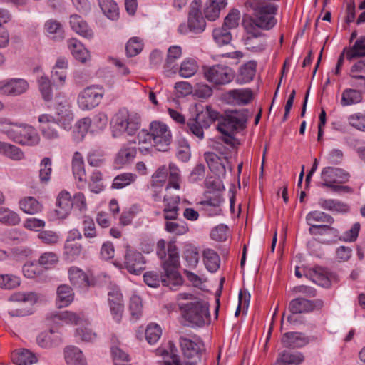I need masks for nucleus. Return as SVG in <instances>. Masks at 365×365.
<instances>
[{"mask_svg":"<svg viewBox=\"0 0 365 365\" xmlns=\"http://www.w3.org/2000/svg\"><path fill=\"white\" fill-rule=\"evenodd\" d=\"M349 173L339 168L326 167L321 173L323 187L332 183H344L349 180Z\"/></svg>","mask_w":365,"mask_h":365,"instance_id":"12","label":"nucleus"},{"mask_svg":"<svg viewBox=\"0 0 365 365\" xmlns=\"http://www.w3.org/2000/svg\"><path fill=\"white\" fill-rule=\"evenodd\" d=\"M112 354L115 365H130L125 362L129 361L128 354L123 351L121 349L115 346L112 348Z\"/></svg>","mask_w":365,"mask_h":365,"instance_id":"63","label":"nucleus"},{"mask_svg":"<svg viewBox=\"0 0 365 365\" xmlns=\"http://www.w3.org/2000/svg\"><path fill=\"white\" fill-rule=\"evenodd\" d=\"M202 71L205 79L215 86H225L231 83L235 76V71L223 64L205 66Z\"/></svg>","mask_w":365,"mask_h":365,"instance_id":"6","label":"nucleus"},{"mask_svg":"<svg viewBox=\"0 0 365 365\" xmlns=\"http://www.w3.org/2000/svg\"><path fill=\"white\" fill-rule=\"evenodd\" d=\"M281 342L284 347L296 349L300 348L309 343L307 337L302 332H287L281 339Z\"/></svg>","mask_w":365,"mask_h":365,"instance_id":"20","label":"nucleus"},{"mask_svg":"<svg viewBox=\"0 0 365 365\" xmlns=\"http://www.w3.org/2000/svg\"><path fill=\"white\" fill-rule=\"evenodd\" d=\"M162 334L160 327L158 324H149L145 330V338L150 344L156 343Z\"/></svg>","mask_w":365,"mask_h":365,"instance_id":"59","label":"nucleus"},{"mask_svg":"<svg viewBox=\"0 0 365 365\" xmlns=\"http://www.w3.org/2000/svg\"><path fill=\"white\" fill-rule=\"evenodd\" d=\"M72 169L74 176L80 182L86 181V170L84 168V161L81 154L76 152L72 159Z\"/></svg>","mask_w":365,"mask_h":365,"instance_id":"35","label":"nucleus"},{"mask_svg":"<svg viewBox=\"0 0 365 365\" xmlns=\"http://www.w3.org/2000/svg\"><path fill=\"white\" fill-rule=\"evenodd\" d=\"M38 121L42 124L41 129L44 138L54 140L59 137L58 123L55 118L48 114H43L38 117Z\"/></svg>","mask_w":365,"mask_h":365,"instance_id":"17","label":"nucleus"},{"mask_svg":"<svg viewBox=\"0 0 365 365\" xmlns=\"http://www.w3.org/2000/svg\"><path fill=\"white\" fill-rule=\"evenodd\" d=\"M318 205L324 210L340 213H347L350 210L348 204L334 199L319 198Z\"/></svg>","mask_w":365,"mask_h":365,"instance_id":"23","label":"nucleus"},{"mask_svg":"<svg viewBox=\"0 0 365 365\" xmlns=\"http://www.w3.org/2000/svg\"><path fill=\"white\" fill-rule=\"evenodd\" d=\"M113 135L115 137L121 134L133 135L140 126V118L135 113H130L126 108H121L114 117Z\"/></svg>","mask_w":365,"mask_h":365,"instance_id":"1","label":"nucleus"},{"mask_svg":"<svg viewBox=\"0 0 365 365\" xmlns=\"http://www.w3.org/2000/svg\"><path fill=\"white\" fill-rule=\"evenodd\" d=\"M180 308L185 319L197 327H202L210 322L208 303L202 300H196L187 304H180Z\"/></svg>","mask_w":365,"mask_h":365,"instance_id":"2","label":"nucleus"},{"mask_svg":"<svg viewBox=\"0 0 365 365\" xmlns=\"http://www.w3.org/2000/svg\"><path fill=\"white\" fill-rule=\"evenodd\" d=\"M0 153L14 160H20L24 158L23 152L16 146L0 141Z\"/></svg>","mask_w":365,"mask_h":365,"instance_id":"47","label":"nucleus"},{"mask_svg":"<svg viewBox=\"0 0 365 365\" xmlns=\"http://www.w3.org/2000/svg\"><path fill=\"white\" fill-rule=\"evenodd\" d=\"M0 222L8 225H16L20 222L19 215L9 209L0 207Z\"/></svg>","mask_w":365,"mask_h":365,"instance_id":"52","label":"nucleus"},{"mask_svg":"<svg viewBox=\"0 0 365 365\" xmlns=\"http://www.w3.org/2000/svg\"><path fill=\"white\" fill-rule=\"evenodd\" d=\"M129 309L133 319L137 320L140 318L143 309L142 300L140 297L133 295L130 297Z\"/></svg>","mask_w":365,"mask_h":365,"instance_id":"55","label":"nucleus"},{"mask_svg":"<svg viewBox=\"0 0 365 365\" xmlns=\"http://www.w3.org/2000/svg\"><path fill=\"white\" fill-rule=\"evenodd\" d=\"M182 49L180 46H172L168 48L166 61L164 66L165 71L169 72L175 68V62L180 58Z\"/></svg>","mask_w":365,"mask_h":365,"instance_id":"44","label":"nucleus"},{"mask_svg":"<svg viewBox=\"0 0 365 365\" xmlns=\"http://www.w3.org/2000/svg\"><path fill=\"white\" fill-rule=\"evenodd\" d=\"M227 0H208L206 7L204 9V14L209 21H215L219 17L221 9L227 5Z\"/></svg>","mask_w":365,"mask_h":365,"instance_id":"24","label":"nucleus"},{"mask_svg":"<svg viewBox=\"0 0 365 365\" xmlns=\"http://www.w3.org/2000/svg\"><path fill=\"white\" fill-rule=\"evenodd\" d=\"M220 116L219 113L213 110L210 106H207L205 113H198L195 118H190L187 121V132L202 140L204 138L203 128H208L215 120H218L219 123Z\"/></svg>","mask_w":365,"mask_h":365,"instance_id":"4","label":"nucleus"},{"mask_svg":"<svg viewBox=\"0 0 365 365\" xmlns=\"http://www.w3.org/2000/svg\"><path fill=\"white\" fill-rule=\"evenodd\" d=\"M165 230L175 235H182L188 232V226L187 223L181 219L173 221H168L165 222Z\"/></svg>","mask_w":365,"mask_h":365,"instance_id":"40","label":"nucleus"},{"mask_svg":"<svg viewBox=\"0 0 365 365\" xmlns=\"http://www.w3.org/2000/svg\"><path fill=\"white\" fill-rule=\"evenodd\" d=\"M306 221L307 224L317 222L326 223V225L329 226L334 222V218L329 214L318 210L309 212L306 216Z\"/></svg>","mask_w":365,"mask_h":365,"instance_id":"45","label":"nucleus"},{"mask_svg":"<svg viewBox=\"0 0 365 365\" xmlns=\"http://www.w3.org/2000/svg\"><path fill=\"white\" fill-rule=\"evenodd\" d=\"M213 38L219 46L227 45L230 43L232 36L229 29L222 26L213 30Z\"/></svg>","mask_w":365,"mask_h":365,"instance_id":"49","label":"nucleus"},{"mask_svg":"<svg viewBox=\"0 0 365 365\" xmlns=\"http://www.w3.org/2000/svg\"><path fill=\"white\" fill-rule=\"evenodd\" d=\"M280 360L284 364L298 365L304 360V356L301 353H291L288 351H284L279 354Z\"/></svg>","mask_w":365,"mask_h":365,"instance_id":"54","label":"nucleus"},{"mask_svg":"<svg viewBox=\"0 0 365 365\" xmlns=\"http://www.w3.org/2000/svg\"><path fill=\"white\" fill-rule=\"evenodd\" d=\"M11 359L17 365H31L37 362V357L28 349L12 353Z\"/></svg>","mask_w":365,"mask_h":365,"instance_id":"32","label":"nucleus"},{"mask_svg":"<svg viewBox=\"0 0 365 365\" xmlns=\"http://www.w3.org/2000/svg\"><path fill=\"white\" fill-rule=\"evenodd\" d=\"M68 46L73 56L81 63L86 61L88 52L83 45L76 38L68 41Z\"/></svg>","mask_w":365,"mask_h":365,"instance_id":"31","label":"nucleus"},{"mask_svg":"<svg viewBox=\"0 0 365 365\" xmlns=\"http://www.w3.org/2000/svg\"><path fill=\"white\" fill-rule=\"evenodd\" d=\"M180 179V175L178 168L173 163L169 165V184L166 189H169L170 187H173L176 190L180 189L179 180Z\"/></svg>","mask_w":365,"mask_h":365,"instance_id":"60","label":"nucleus"},{"mask_svg":"<svg viewBox=\"0 0 365 365\" xmlns=\"http://www.w3.org/2000/svg\"><path fill=\"white\" fill-rule=\"evenodd\" d=\"M64 250L65 255H67L68 259L73 260L81 255L82 246L75 240H67L65 243Z\"/></svg>","mask_w":365,"mask_h":365,"instance_id":"51","label":"nucleus"},{"mask_svg":"<svg viewBox=\"0 0 365 365\" xmlns=\"http://www.w3.org/2000/svg\"><path fill=\"white\" fill-rule=\"evenodd\" d=\"M145 261L143 255L128 246L125 255L124 264L130 273L139 274L145 269Z\"/></svg>","mask_w":365,"mask_h":365,"instance_id":"11","label":"nucleus"},{"mask_svg":"<svg viewBox=\"0 0 365 365\" xmlns=\"http://www.w3.org/2000/svg\"><path fill=\"white\" fill-rule=\"evenodd\" d=\"M252 91L250 88L232 89L225 93L224 100L232 105H246L252 99Z\"/></svg>","mask_w":365,"mask_h":365,"instance_id":"16","label":"nucleus"},{"mask_svg":"<svg viewBox=\"0 0 365 365\" xmlns=\"http://www.w3.org/2000/svg\"><path fill=\"white\" fill-rule=\"evenodd\" d=\"M324 306V302L320 299L309 300L303 297L292 299L289 304V310L293 314L311 312L320 309Z\"/></svg>","mask_w":365,"mask_h":365,"instance_id":"10","label":"nucleus"},{"mask_svg":"<svg viewBox=\"0 0 365 365\" xmlns=\"http://www.w3.org/2000/svg\"><path fill=\"white\" fill-rule=\"evenodd\" d=\"M21 209L27 214L34 215L41 211L42 205L33 197H27L19 202Z\"/></svg>","mask_w":365,"mask_h":365,"instance_id":"42","label":"nucleus"},{"mask_svg":"<svg viewBox=\"0 0 365 365\" xmlns=\"http://www.w3.org/2000/svg\"><path fill=\"white\" fill-rule=\"evenodd\" d=\"M198 66L194 59H186L180 65L179 74L182 78H190L197 71Z\"/></svg>","mask_w":365,"mask_h":365,"instance_id":"48","label":"nucleus"},{"mask_svg":"<svg viewBox=\"0 0 365 365\" xmlns=\"http://www.w3.org/2000/svg\"><path fill=\"white\" fill-rule=\"evenodd\" d=\"M40 137L36 130L31 126L24 125L21 138L18 143L29 146H34L38 144Z\"/></svg>","mask_w":365,"mask_h":365,"instance_id":"30","label":"nucleus"},{"mask_svg":"<svg viewBox=\"0 0 365 365\" xmlns=\"http://www.w3.org/2000/svg\"><path fill=\"white\" fill-rule=\"evenodd\" d=\"M277 7L272 3L263 2L257 4L255 8V19H251L250 24L253 26L261 28L265 30H269L277 23L274 17Z\"/></svg>","mask_w":365,"mask_h":365,"instance_id":"5","label":"nucleus"},{"mask_svg":"<svg viewBox=\"0 0 365 365\" xmlns=\"http://www.w3.org/2000/svg\"><path fill=\"white\" fill-rule=\"evenodd\" d=\"M29 88L28 82L22 78H13L6 83H0V93L7 96H19Z\"/></svg>","mask_w":365,"mask_h":365,"instance_id":"15","label":"nucleus"},{"mask_svg":"<svg viewBox=\"0 0 365 365\" xmlns=\"http://www.w3.org/2000/svg\"><path fill=\"white\" fill-rule=\"evenodd\" d=\"M143 278L145 283L150 287H158L160 282L163 286H169L170 284L175 286L172 283V279L165 275V272L164 274L161 276H159L155 272H147L144 274Z\"/></svg>","mask_w":365,"mask_h":365,"instance_id":"26","label":"nucleus"},{"mask_svg":"<svg viewBox=\"0 0 365 365\" xmlns=\"http://www.w3.org/2000/svg\"><path fill=\"white\" fill-rule=\"evenodd\" d=\"M20 284V279L12 274H0V287L5 289H11Z\"/></svg>","mask_w":365,"mask_h":365,"instance_id":"56","label":"nucleus"},{"mask_svg":"<svg viewBox=\"0 0 365 365\" xmlns=\"http://www.w3.org/2000/svg\"><path fill=\"white\" fill-rule=\"evenodd\" d=\"M56 113L58 115L56 120L66 130H69L72 128V121L73 120V115L72 112L65 108L63 106L59 104L56 108Z\"/></svg>","mask_w":365,"mask_h":365,"instance_id":"33","label":"nucleus"},{"mask_svg":"<svg viewBox=\"0 0 365 365\" xmlns=\"http://www.w3.org/2000/svg\"><path fill=\"white\" fill-rule=\"evenodd\" d=\"M103 13L110 20H116L119 17V8L114 0H98Z\"/></svg>","mask_w":365,"mask_h":365,"instance_id":"37","label":"nucleus"},{"mask_svg":"<svg viewBox=\"0 0 365 365\" xmlns=\"http://www.w3.org/2000/svg\"><path fill=\"white\" fill-rule=\"evenodd\" d=\"M365 56V37L356 40L352 47L346 48V58L351 61Z\"/></svg>","mask_w":365,"mask_h":365,"instance_id":"41","label":"nucleus"},{"mask_svg":"<svg viewBox=\"0 0 365 365\" xmlns=\"http://www.w3.org/2000/svg\"><path fill=\"white\" fill-rule=\"evenodd\" d=\"M256 72V63L250 61L240 68L236 81L240 84H244L252 81Z\"/></svg>","mask_w":365,"mask_h":365,"instance_id":"28","label":"nucleus"},{"mask_svg":"<svg viewBox=\"0 0 365 365\" xmlns=\"http://www.w3.org/2000/svg\"><path fill=\"white\" fill-rule=\"evenodd\" d=\"M70 25L71 29L80 36L86 38H91L93 33L83 18L77 14L70 16Z\"/></svg>","mask_w":365,"mask_h":365,"instance_id":"22","label":"nucleus"},{"mask_svg":"<svg viewBox=\"0 0 365 365\" xmlns=\"http://www.w3.org/2000/svg\"><path fill=\"white\" fill-rule=\"evenodd\" d=\"M45 30L49 36L57 41L64 38V31L61 24L56 20L50 19L45 23Z\"/></svg>","mask_w":365,"mask_h":365,"instance_id":"39","label":"nucleus"},{"mask_svg":"<svg viewBox=\"0 0 365 365\" xmlns=\"http://www.w3.org/2000/svg\"><path fill=\"white\" fill-rule=\"evenodd\" d=\"M180 344L184 356L187 359H192L194 357L200 359L204 351V344L200 340L195 342L188 339L180 337Z\"/></svg>","mask_w":365,"mask_h":365,"instance_id":"19","label":"nucleus"},{"mask_svg":"<svg viewBox=\"0 0 365 365\" xmlns=\"http://www.w3.org/2000/svg\"><path fill=\"white\" fill-rule=\"evenodd\" d=\"M150 130L153 145L159 151H167L172 138L168 126L160 122L153 121L150 124Z\"/></svg>","mask_w":365,"mask_h":365,"instance_id":"8","label":"nucleus"},{"mask_svg":"<svg viewBox=\"0 0 365 365\" xmlns=\"http://www.w3.org/2000/svg\"><path fill=\"white\" fill-rule=\"evenodd\" d=\"M247 118V109L226 110L224 115L220 116L217 130L221 133H235L239 130H243L246 127Z\"/></svg>","mask_w":365,"mask_h":365,"instance_id":"3","label":"nucleus"},{"mask_svg":"<svg viewBox=\"0 0 365 365\" xmlns=\"http://www.w3.org/2000/svg\"><path fill=\"white\" fill-rule=\"evenodd\" d=\"M65 359L68 365H87L82 351L74 346H68L65 349Z\"/></svg>","mask_w":365,"mask_h":365,"instance_id":"25","label":"nucleus"},{"mask_svg":"<svg viewBox=\"0 0 365 365\" xmlns=\"http://www.w3.org/2000/svg\"><path fill=\"white\" fill-rule=\"evenodd\" d=\"M309 278L313 282L327 288L330 287L331 280L335 278V275L322 268H317L310 274Z\"/></svg>","mask_w":365,"mask_h":365,"instance_id":"29","label":"nucleus"},{"mask_svg":"<svg viewBox=\"0 0 365 365\" xmlns=\"http://www.w3.org/2000/svg\"><path fill=\"white\" fill-rule=\"evenodd\" d=\"M362 100L361 92L359 90L348 88L343 91L341 104L343 106L360 103Z\"/></svg>","mask_w":365,"mask_h":365,"instance_id":"43","label":"nucleus"},{"mask_svg":"<svg viewBox=\"0 0 365 365\" xmlns=\"http://www.w3.org/2000/svg\"><path fill=\"white\" fill-rule=\"evenodd\" d=\"M38 237L43 243L54 245L58 243L59 237L57 233L52 230H43L38 234Z\"/></svg>","mask_w":365,"mask_h":365,"instance_id":"61","label":"nucleus"},{"mask_svg":"<svg viewBox=\"0 0 365 365\" xmlns=\"http://www.w3.org/2000/svg\"><path fill=\"white\" fill-rule=\"evenodd\" d=\"M51 160L48 157L43 158L41 161L39 170V179L41 183H48L51 178Z\"/></svg>","mask_w":365,"mask_h":365,"instance_id":"50","label":"nucleus"},{"mask_svg":"<svg viewBox=\"0 0 365 365\" xmlns=\"http://www.w3.org/2000/svg\"><path fill=\"white\" fill-rule=\"evenodd\" d=\"M135 179L136 175L132 173L120 174L114 178L112 187L115 189H122L133 182Z\"/></svg>","mask_w":365,"mask_h":365,"instance_id":"53","label":"nucleus"},{"mask_svg":"<svg viewBox=\"0 0 365 365\" xmlns=\"http://www.w3.org/2000/svg\"><path fill=\"white\" fill-rule=\"evenodd\" d=\"M200 3V0L192 2L188 16V28L195 34L202 32L206 26L205 21L199 10Z\"/></svg>","mask_w":365,"mask_h":365,"instance_id":"13","label":"nucleus"},{"mask_svg":"<svg viewBox=\"0 0 365 365\" xmlns=\"http://www.w3.org/2000/svg\"><path fill=\"white\" fill-rule=\"evenodd\" d=\"M9 300L11 302H22L24 304H29L30 306H33L36 300V295L33 292L29 293H15L13 294L10 297Z\"/></svg>","mask_w":365,"mask_h":365,"instance_id":"57","label":"nucleus"},{"mask_svg":"<svg viewBox=\"0 0 365 365\" xmlns=\"http://www.w3.org/2000/svg\"><path fill=\"white\" fill-rule=\"evenodd\" d=\"M348 121L351 126L365 132V115H351L348 118Z\"/></svg>","mask_w":365,"mask_h":365,"instance_id":"64","label":"nucleus"},{"mask_svg":"<svg viewBox=\"0 0 365 365\" xmlns=\"http://www.w3.org/2000/svg\"><path fill=\"white\" fill-rule=\"evenodd\" d=\"M204 263L207 269L215 272L220 267V258L217 253L212 249H206L203 252Z\"/></svg>","mask_w":365,"mask_h":365,"instance_id":"34","label":"nucleus"},{"mask_svg":"<svg viewBox=\"0 0 365 365\" xmlns=\"http://www.w3.org/2000/svg\"><path fill=\"white\" fill-rule=\"evenodd\" d=\"M205 160L207 163L209 168L215 173L219 178L225 177L226 174V165L229 164L227 157L222 158L214 153H205L204 154Z\"/></svg>","mask_w":365,"mask_h":365,"instance_id":"18","label":"nucleus"},{"mask_svg":"<svg viewBox=\"0 0 365 365\" xmlns=\"http://www.w3.org/2000/svg\"><path fill=\"white\" fill-rule=\"evenodd\" d=\"M183 258L190 267H195L200 258L197 248L192 244H186L184 247Z\"/></svg>","mask_w":365,"mask_h":365,"instance_id":"46","label":"nucleus"},{"mask_svg":"<svg viewBox=\"0 0 365 365\" xmlns=\"http://www.w3.org/2000/svg\"><path fill=\"white\" fill-rule=\"evenodd\" d=\"M56 214L59 218H65L71 210L73 202L68 192L62 191L59 193L56 201Z\"/></svg>","mask_w":365,"mask_h":365,"instance_id":"21","label":"nucleus"},{"mask_svg":"<svg viewBox=\"0 0 365 365\" xmlns=\"http://www.w3.org/2000/svg\"><path fill=\"white\" fill-rule=\"evenodd\" d=\"M168 258L162 263L163 272L165 275L172 279L174 285H180L182 283V278L178 271L179 263V254L175 242H170L168 244Z\"/></svg>","mask_w":365,"mask_h":365,"instance_id":"7","label":"nucleus"},{"mask_svg":"<svg viewBox=\"0 0 365 365\" xmlns=\"http://www.w3.org/2000/svg\"><path fill=\"white\" fill-rule=\"evenodd\" d=\"M73 289L68 285H60L57 289V304L58 307H66L73 300Z\"/></svg>","mask_w":365,"mask_h":365,"instance_id":"36","label":"nucleus"},{"mask_svg":"<svg viewBox=\"0 0 365 365\" xmlns=\"http://www.w3.org/2000/svg\"><path fill=\"white\" fill-rule=\"evenodd\" d=\"M143 49V43L141 41L137 38H131L127 43L125 51L127 56L133 57L138 55Z\"/></svg>","mask_w":365,"mask_h":365,"instance_id":"58","label":"nucleus"},{"mask_svg":"<svg viewBox=\"0 0 365 365\" xmlns=\"http://www.w3.org/2000/svg\"><path fill=\"white\" fill-rule=\"evenodd\" d=\"M104 89L100 86H91L84 88L78 95V103L83 110L94 108L101 101Z\"/></svg>","mask_w":365,"mask_h":365,"instance_id":"9","label":"nucleus"},{"mask_svg":"<svg viewBox=\"0 0 365 365\" xmlns=\"http://www.w3.org/2000/svg\"><path fill=\"white\" fill-rule=\"evenodd\" d=\"M69 279L75 287L87 288L89 286V281L86 274L77 267H71L69 269Z\"/></svg>","mask_w":365,"mask_h":365,"instance_id":"27","label":"nucleus"},{"mask_svg":"<svg viewBox=\"0 0 365 365\" xmlns=\"http://www.w3.org/2000/svg\"><path fill=\"white\" fill-rule=\"evenodd\" d=\"M247 31V36L244 39V43L247 48L253 52H261L264 49L265 41H259L257 42V38L262 36L263 34L256 29L252 24L245 25Z\"/></svg>","mask_w":365,"mask_h":365,"instance_id":"14","label":"nucleus"},{"mask_svg":"<svg viewBox=\"0 0 365 365\" xmlns=\"http://www.w3.org/2000/svg\"><path fill=\"white\" fill-rule=\"evenodd\" d=\"M37 83L42 98L46 102L51 101L53 94L49 78L46 75H41L38 78Z\"/></svg>","mask_w":365,"mask_h":365,"instance_id":"38","label":"nucleus"},{"mask_svg":"<svg viewBox=\"0 0 365 365\" xmlns=\"http://www.w3.org/2000/svg\"><path fill=\"white\" fill-rule=\"evenodd\" d=\"M240 14L238 10L232 9L225 17L223 26L227 29H234L237 26Z\"/></svg>","mask_w":365,"mask_h":365,"instance_id":"62","label":"nucleus"}]
</instances>
